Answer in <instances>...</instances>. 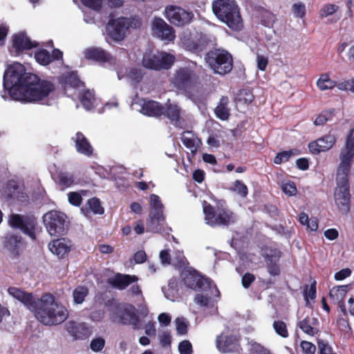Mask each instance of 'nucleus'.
<instances>
[{"instance_id":"obj_62","label":"nucleus","mask_w":354,"mask_h":354,"mask_svg":"<svg viewBox=\"0 0 354 354\" xmlns=\"http://www.w3.org/2000/svg\"><path fill=\"white\" fill-rule=\"evenodd\" d=\"M316 297V283L314 281L308 290L304 291V297L306 302L308 299H314Z\"/></svg>"},{"instance_id":"obj_18","label":"nucleus","mask_w":354,"mask_h":354,"mask_svg":"<svg viewBox=\"0 0 354 354\" xmlns=\"http://www.w3.org/2000/svg\"><path fill=\"white\" fill-rule=\"evenodd\" d=\"M353 158L354 147L345 144L339 153L340 162L337 169L336 176L348 177Z\"/></svg>"},{"instance_id":"obj_47","label":"nucleus","mask_w":354,"mask_h":354,"mask_svg":"<svg viewBox=\"0 0 354 354\" xmlns=\"http://www.w3.org/2000/svg\"><path fill=\"white\" fill-rule=\"evenodd\" d=\"M273 328L277 335L281 337H288V331L286 323L283 321L277 320L273 322Z\"/></svg>"},{"instance_id":"obj_52","label":"nucleus","mask_w":354,"mask_h":354,"mask_svg":"<svg viewBox=\"0 0 354 354\" xmlns=\"http://www.w3.org/2000/svg\"><path fill=\"white\" fill-rule=\"evenodd\" d=\"M248 346L252 354H266L268 353L266 348L253 339L248 340Z\"/></svg>"},{"instance_id":"obj_17","label":"nucleus","mask_w":354,"mask_h":354,"mask_svg":"<svg viewBox=\"0 0 354 354\" xmlns=\"http://www.w3.org/2000/svg\"><path fill=\"white\" fill-rule=\"evenodd\" d=\"M151 30L153 35L162 41L170 42L176 38L174 28L160 17H154L152 20Z\"/></svg>"},{"instance_id":"obj_25","label":"nucleus","mask_w":354,"mask_h":354,"mask_svg":"<svg viewBox=\"0 0 354 354\" xmlns=\"http://www.w3.org/2000/svg\"><path fill=\"white\" fill-rule=\"evenodd\" d=\"M66 330L76 339L86 338L91 334V328L85 323L69 321L66 324Z\"/></svg>"},{"instance_id":"obj_26","label":"nucleus","mask_w":354,"mask_h":354,"mask_svg":"<svg viewBox=\"0 0 354 354\" xmlns=\"http://www.w3.org/2000/svg\"><path fill=\"white\" fill-rule=\"evenodd\" d=\"M63 53L59 49H54L52 55L45 49H40L35 53V59L37 63L42 66H47L53 60L62 59Z\"/></svg>"},{"instance_id":"obj_15","label":"nucleus","mask_w":354,"mask_h":354,"mask_svg":"<svg viewBox=\"0 0 354 354\" xmlns=\"http://www.w3.org/2000/svg\"><path fill=\"white\" fill-rule=\"evenodd\" d=\"M10 226L13 228L19 229L30 239L35 240V220L32 218L24 217L19 214H12L8 218Z\"/></svg>"},{"instance_id":"obj_4","label":"nucleus","mask_w":354,"mask_h":354,"mask_svg":"<svg viewBox=\"0 0 354 354\" xmlns=\"http://www.w3.org/2000/svg\"><path fill=\"white\" fill-rule=\"evenodd\" d=\"M141 25L142 21L138 17H120L109 21L106 26V30L113 40L120 41L124 39L129 30L138 29Z\"/></svg>"},{"instance_id":"obj_19","label":"nucleus","mask_w":354,"mask_h":354,"mask_svg":"<svg viewBox=\"0 0 354 354\" xmlns=\"http://www.w3.org/2000/svg\"><path fill=\"white\" fill-rule=\"evenodd\" d=\"M216 346L218 351L223 353L238 351L240 348L238 337L226 333H221L216 337Z\"/></svg>"},{"instance_id":"obj_36","label":"nucleus","mask_w":354,"mask_h":354,"mask_svg":"<svg viewBox=\"0 0 354 354\" xmlns=\"http://www.w3.org/2000/svg\"><path fill=\"white\" fill-rule=\"evenodd\" d=\"M163 223V214L155 215L154 216L149 215L147 224V230L151 232H160L162 230Z\"/></svg>"},{"instance_id":"obj_59","label":"nucleus","mask_w":354,"mask_h":354,"mask_svg":"<svg viewBox=\"0 0 354 354\" xmlns=\"http://www.w3.org/2000/svg\"><path fill=\"white\" fill-rule=\"evenodd\" d=\"M180 354H192V346L188 340L182 341L178 345Z\"/></svg>"},{"instance_id":"obj_40","label":"nucleus","mask_w":354,"mask_h":354,"mask_svg":"<svg viewBox=\"0 0 354 354\" xmlns=\"http://www.w3.org/2000/svg\"><path fill=\"white\" fill-rule=\"evenodd\" d=\"M80 101L85 109L91 110L94 107L96 100L93 93L91 91L86 90L82 93Z\"/></svg>"},{"instance_id":"obj_51","label":"nucleus","mask_w":354,"mask_h":354,"mask_svg":"<svg viewBox=\"0 0 354 354\" xmlns=\"http://www.w3.org/2000/svg\"><path fill=\"white\" fill-rule=\"evenodd\" d=\"M264 256L266 263L278 264L281 254L278 250L274 249L269 250L268 252H266Z\"/></svg>"},{"instance_id":"obj_27","label":"nucleus","mask_w":354,"mask_h":354,"mask_svg":"<svg viewBox=\"0 0 354 354\" xmlns=\"http://www.w3.org/2000/svg\"><path fill=\"white\" fill-rule=\"evenodd\" d=\"M138 281V277L135 275L122 274L118 273L108 279V283L111 286L119 290L125 289L131 283Z\"/></svg>"},{"instance_id":"obj_7","label":"nucleus","mask_w":354,"mask_h":354,"mask_svg":"<svg viewBox=\"0 0 354 354\" xmlns=\"http://www.w3.org/2000/svg\"><path fill=\"white\" fill-rule=\"evenodd\" d=\"M205 61L215 73L225 75L232 69V57L223 50L209 52L205 56Z\"/></svg>"},{"instance_id":"obj_6","label":"nucleus","mask_w":354,"mask_h":354,"mask_svg":"<svg viewBox=\"0 0 354 354\" xmlns=\"http://www.w3.org/2000/svg\"><path fill=\"white\" fill-rule=\"evenodd\" d=\"M43 222L50 236L64 235L68 225L66 215L59 211L51 210L44 214Z\"/></svg>"},{"instance_id":"obj_9","label":"nucleus","mask_w":354,"mask_h":354,"mask_svg":"<svg viewBox=\"0 0 354 354\" xmlns=\"http://www.w3.org/2000/svg\"><path fill=\"white\" fill-rule=\"evenodd\" d=\"M174 61L175 56L167 52H147L143 55L142 65L147 68L155 71L167 70L171 67Z\"/></svg>"},{"instance_id":"obj_31","label":"nucleus","mask_w":354,"mask_h":354,"mask_svg":"<svg viewBox=\"0 0 354 354\" xmlns=\"http://www.w3.org/2000/svg\"><path fill=\"white\" fill-rule=\"evenodd\" d=\"M348 286L333 287L330 290V297L333 301L339 305L344 315H346V310L343 300L347 293Z\"/></svg>"},{"instance_id":"obj_42","label":"nucleus","mask_w":354,"mask_h":354,"mask_svg":"<svg viewBox=\"0 0 354 354\" xmlns=\"http://www.w3.org/2000/svg\"><path fill=\"white\" fill-rule=\"evenodd\" d=\"M86 191L81 190L80 192H70L68 193V201L73 206L79 207L82 201V196L86 195Z\"/></svg>"},{"instance_id":"obj_49","label":"nucleus","mask_w":354,"mask_h":354,"mask_svg":"<svg viewBox=\"0 0 354 354\" xmlns=\"http://www.w3.org/2000/svg\"><path fill=\"white\" fill-rule=\"evenodd\" d=\"M187 264V260L183 254V252L177 250L172 257V265L176 268H182Z\"/></svg>"},{"instance_id":"obj_56","label":"nucleus","mask_w":354,"mask_h":354,"mask_svg":"<svg viewBox=\"0 0 354 354\" xmlns=\"http://www.w3.org/2000/svg\"><path fill=\"white\" fill-rule=\"evenodd\" d=\"M104 345V339L102 337H97L91 341L90 347L93 351L99 352L103 349Z\"/></svg>"},{"instance_id":"obj_39","label":"nucleus","mask_w":354,"mask_h":354,"mask_svg":"<svg viewBox=\"0 0 354 354\" xmlns=\"http://www.w3.org/2000/svg\"><path fill=\"white\" fill-rule=\"evenodd\" d=\"M228 103V98L227 97L223 96L220 99V102L215 109V113L217 118L221 120H225L229 117V109L227 107Z\"/></svg>"},{"instance_id":"obj_28","label":"nucleus","mask_w":354,"mask_h":354,"mask_svg":"<svg viewBox=\"0 0 354 354\" xmlns=\"http://www.w3.org/2000/svg\"><path fill=\"white\" fill-rule=\"evenodd\" d=\"M203 291V293H198L195 297L194 301L195 303L199 305L201 307L209 308L214 312L216 309L214 305V301L213 300L214 297L219 298L216 296V292L213 290V292L209 289L206 288V290H201Z\"/></svg>"},{"instance_id":"obj_30","label":"nucleus","mask_w":354,"mask_h":354,"mask_svg":"<svg viewBox=\"0 0 354 354\" xmlns=\"http://www.w3.org/2000/svg\"><path fill=\"white\" fill-rule=\"evenodd\" d=\"M8 292L11 297L22 303L28 310L31 308L35 300L32 294L27 293L16 287H10L8 289Z\"/></svg>"},{"instance_id":"obj_54","label":"nucleus","mask_w":354,"mask_h":354,"mask_svg":"<svg viewBox=\"0 0 354 354\" xmlns=\"http://www.w3.org/2000/svg\"><path fill=\"white\" fill-rule=\"evenodd\" d=\"M338 7L334 4H327L319 11V16L322 18L332 15L337 10Z\"/></svg>"},{"instance_id":"obj_33","label":"nucleus","mask_w":354,"mask_h":354,"mask_svg":"<svg viewBox=\"0 0 354 354\" xmlns=\"http://www.w3.org/2000/svg\"><path fill=\"white\" fill-rule=\"evenodd\" d=\"M183 144L189 149L192 153H195L201 146V140L192 132L185 131L181 136Z\"/></svg>"},{"instance_id":"obj_64","label":"nucleus","mask_w":354,"mask_h":354,"mask_svg":"<svg viewBox=\"0 0 354 354\" xmlns=\"http://www.w3.org/2000/svg\"><path fill=\"white\" fill-rule=\"evenodd\" d=\"M9 28L6 24H0V46H3L8 33Z\"/></svg>"},{"instance_id":"obj_48","label":"nucleus","mask_w":354,"mask_h":354,"mask_svg":"<svg viewBox=\"0 0 354 354\" xmlns=\"http://www.w3.org/2000/svg\"><path fill=\"white\" fill-rule=\"evenodd\" d=\"M86 205L93 214H102L104 213V208L102 207L100 200L96 198L89 199Z\"/></svg>"},{"instance_id":"obj_8","label":"nucleus","mask_w":354,"mask_h":354,"mask_svg":"<svg viewBox=\"0 0 354 354\" xmlns=\"http://www.w3.org/2000/svg\"><path fill=\"white\" fill-rule=\"evenodd\" d=\"M181 277L187 287L196 290L210 289L218 297L220 292L212 280L201 276L195 270L189 268L182 272Z\"/></svg>"},{"instance_id":"obj_24","label":"nucleus","mask_w":354,"mask_h":354,"mask_svg":"<svg viewBox=\"0 0 354 354\" xmlns=\"http://www.w3.org/2000/svg\"><path fill=\"white\" fill-rule=\"evenodd\" d=\"M84 57L110 65L115 64V59L100 48H88L84 51Z\"/></svg>"},{"instance_id":"obj_34","label":"nucleus","mask_w":354,"mask_h":354,"mask_svg":"<svg viewBox=\"0 0 354 354\" xmlns=\"http://www.w3.org/2000/svg\"><path fill=\"white\" fill-rule=\"evenodd\" d=\"M117 74L119 80L127 77L133 84L139 83L143 77L142 70L137 68H126L124 73L122 70L118 71Z\"/></svg>"},{"instance_id":"obj_46","label":"nucleus","mask_w":354,"mask_h":354,"mask_svg":"<svg viewBox=\"0 0 354 354\" xmlns=\"http://www.w3.org/2000/svg\"><path fill=\"white\" fill-rule=\"evenodd\" d=\"M6 239V244L10 250H15L22 245V239L19 235L10 234Z\"/></svg>"},{"instance_id":"obj_44","label":"nucleus","mask_w":354,"mask_h":354,"mask_svg":"<svg viewBox=\"0 0 354 354\" xmlns=\"http://www.w3.org/2000/svg\"><path fill=\"white\" fill-rule=\"evenodd\" d=\"M74 182L73 176L71 174L61 172L58 176V183L63 189L70 187Z\"/></svg>"},{"instance_id":"obj_43","label":"nucleus","mask_w":354,"mask_h":354,"mask_svg":"<svg viewBox=\"0 0 354 354\" xmlns=\"http://www.w3.org/2000/svg\"><path fill=\"white\" fill-rule=\"evenodd\" d=\"M334 109L322 111L319 115H317V117L315 120V125L322 126L324 124H326L328 121L331 120L334 116Z\"/></svg>"},{"instance_id":"obj_41","label":"nucleus","mask_w":354,"mask_h":354,"mask_svg":"<svg viewBox=\"0 0 354 354\" xmlns=\"http://www.w3.org/2000/svg\"><path fill=\"white\" fill-rule=\"evenodd\" d=\"M299 154L297 149H291L279 153L274 158V162L279 165L282 162H287L292 156H297Z\"/></svg>"},{"instance_id":"obj_10","label":"nucleus","mask_w":354,"mask_h":354,"mask_svg":"<svg viewBox=\"0 0 354 354\" xmlns=\"http://www.w3.org/2000/svg\"><path fill=\"white\" fill-rule=\"evenodd\" d=\"M337 186L334 193L335 203L339 210L346 214L350 210L351 194L348 177L336 176Z\"/></svg>"},{"instance_id":"obj_16","label":"nucleus","mask_w":354,"mask_h":354,"mask_svg":"<svg viewBox=\"0 0 354 354\" xmlns=\"http://www.w3.org/2000/svg\"><path fill=\"white\" fill-rule=\"evenodd\" d=\"M131 108L144 115L154 117L162 115L164 110L160 103L145 99H134L131 102Z\"/></svg>"},{"instance_id":"obj_3","label":"nucleus","mask_w":354,"mask_h":354,"mask_svg":"<svg viewBox=\"0 0 354 354\" xmlns=\"http://www.w3.org/2000/svg\"><path fill=\"white\" fill-rule=\"evenodd\" d=\"M212 10L216 17L233 30H240L243 19L240 9L234 0H215Z\"/></svg>"},{"instance_id":"obj_50","label":"nucleus","mask_w":354,"mask_h":354,"mask_svg":"<svg viewBox=\"0 0 354 354\" xmlns=\"http://www.w3.org/2000/svg\"><path fill=\"white\" fill-rule=\"evenodd\" d=\"M232 190L243 198H245L248 193L247 186L243 182L238 180L234 183Z\"/></svg>"},{"instance_id":"obj_22","label":"nucleus","mask_w":354,"mask_h":354,"mask_svg":"<svg viewBox=\"0 0 354 354\" xmlns=\"http://www.w3.org/2000/svg\"><path fill=\"white\" fill-rule=\"evenodd\" d=\"M169 119L171 123L175 127L183 129L185 126V121L183 118V111L180 107L174 102H169L164 107L163 113Z\"/></svg>"},{"instance_id":"obj_35","label":"nucleus","mask_w":354,"mask_h":354,"mask_svg":"<svg viewBox=\"0 0 354 354\" xmlns=\"http://www.w3.org/2000/svg\"><path fill=\"white\" fill-rule=\"evenodd\" d=\"M318 324L317 319L313 317H306L304 319L299 322V328L304 333L307 335L313 336L318 332L317 327Z\"/></svg>"},{"instance_id":"obj_11","label":"nucleus","mask_w":354,"mask_h":354,"mask_svg":"<svg viewBox=\"0 0 354 354\" xmlns=\"http://www.w3.org/2000/svg\"><path fill=\"white\" fill-rule=\"evenodd\" d=\"M209 41L205 35L184 30L180 35L179 45L187 50L198 52L202 50Z\"/></svg>"},{"instance_id":"obj_5","label":"nucleus","mask_w":354,"mask_h":354,"mask_svg":"<svg viewBox=\"0 0 354 354\" xmlns=\"http://www.w3.org/2000/svg\"><path fill=\"white\" fill-rule=\"evenodd\" d=\"M203 209L206 224L210 226L229 225L236 220L235 214L224 207L214 209L206 201L203 202Z\"/></svg>"},{"instance_id":"obj_32","label":"nucleus","mask_w":354,"mask_h":354,"mask_svg":"<svg viewBox=\"0 0 354 354\" xmlns=\"http://www.w3.org/2000/svg\"><path fill=\"white\" fill-rule=\"evenodd\" d=\"M73 140L78 153L90 156L93 153V147L87 138L80 132L76 133Z\"/></svg>"},{"instance_id":"obj_53","label":"nucleus","mask_w":354,"mask_h":354,"mask_svg":"<svg viewBox=\"0 0 354 354\" xmlns=\"http://www.w3.org/2000/svg\"><path fill=\"white\" fill-rule=\"evenodd\" d=\"M306 6L302 3H296L292 6L293 15L297 18H303L306 15Z\"/></svg>"},{"instance_id":"obj_1","label":"nucleus","mask_w":354,"mask_h":354,"mask_svg":"<svg viewBox=\"0 0 354 354\" xmlns=\"http://www.w3.org/2000/svg\"><path fill=\"white\" fill-rule=\"evenodd\" d=\"M3 86L12 100L24 102L41 101L55 90L50 82L26 73L24 66L19 62L13 63L6 69Z\"/></svg>"},{"instance_id":"obj_20","label":"nucleus","mask_w":354,"mask_h":354,"mask_svg":"<svg viewBox=\"0 0 354 354\" xmlns=\"http://www.w3.org/2000/svg\"><path fill=\"white\" fill-rule=\"evenodd\" d=\"M1 195L8 201L22 200L26 198L24 187L15 180H9L1 189Z\"/></svg>"},{"instance_id":"obj_38","label":"nucleus","mask_w":354,"mask_h":354,"mask_svg":"<svg viewBox=\"0 0 354 354\" xmlns=\"http://www.w3.org/2000/svg\"><path fill=\"white\" fill-rule=\"evenodd\" d=\"M150 212L149 215L163 214V205L158 196L151 194L149 197Z\"/></svg>"},{"instance_id":"obj_60","label":"nucleus","mask_w":354,"mask_h":354,"mask_svg":"<svg viewBox=\"0 0 354 354\" xmlns=\"http://www.w3.org/2000/svg\"><path fill=\"white\" fill-rule=\"evenodd\" d=\"M300 346L304 354H315L316 346L311 342L302 341Z\"/></svg>"},{"instance_id":"obj_63","label":"nucleus","mask_w":354,"mask_h":354,"mask_svg":"<svg viewBox=\"0 0 354 354\" xmlns=\"http://www.w3.org/2000/svg\"><path fill=\"white\" fill-rule=\"evenodd\" d=\"M159 257L161 263L163 265H172V258H171V255L169 253L168 250H163L160 252Z\"/></svg>"},{"instance_id":"obj_61","label":"nucleus","mask_w":354,"mask_h":354,"mask_svg":"<svg viewBox=\"0 0 354 354\" xmlns=\"http://www.w3.org/2000/svg\"><path fill=\"white\" fill-rule=\"evenodd\" d=\"M254 100L253 94L248 90H243L239 93V101L245 104H250Z\"/></svg>"},{"instance_id":"obj_2","label":"nucleus","mask_w":354,"mask_h":354,"mask_svg":"<svg viewBox=\"0 0 354 354\" xmlns=\"http://www.w3.org/2000/svg\"><path fill=\"white\" fill-rule=\"evenodd\" d=\"M30 310L40 323L46 326L62 324L68 316L67 309L49 293L35 299Z\"/></svg>"},{"instance_id":"obj_23","label":"nucleus","mask_w":354,"mask_h":354,"mask_svg":"<svg viewBox=\"0 0 354 354\" xmlns=\"http://www.w3.org/2000/svg\"><path fill=\"white\" fill-rule=\"evenodd\" d=\"M119 317L120 322L124 324L132 326L134 329L138 330L142 328L137 315V310L131 305L127 306L121 310Z\"/></svg>"},{"instance_id":"obj_58","label":"nucleus","mask_w":354,"mask_h":354,"mask_svg":"<svg viewBox=\"0 0 354 354\" xmlns=\"http://www.w3.org/2000/svg\"><path fill=\"white\" fill-rule=\"evenodd\" d=\"M82 3L93 10L98 11L102 8V0H81Z\"/></svg>"},{"instance_id":"obj_29","label":"nucleus","mask_w":354,"mask_h":354,"mask_svg":"<svg viewBox=\"0 0 354 354\" xmlns=\"http://www.w3.org/2000/svg\"><path fill=\"white\" fill-rule=\"evenodd\" d=\"M71 245L64 239L54 240L48 244L50 251L59 258H63L71 250Z\"/></svg>"},{"instance_id":"obj_21","label":"nucleus","mask_w":354,"mask_h":354,"mask_svg":"<svg viewBox=\"0 0 354 354\" xmlns=\"http://www.w3.org/2000/svg\"><path fill=\"white\" fill-rule=\"evenodd\" d=\"M336 142L334 134L328 133L308 144L310 151L313 154H318L330 149Z\"/></svg>"},{"instance_id":"obj_45","label":"nucleus","mask_w":354,"mask_h":354,"mask_svg":"<svg viewBox=\"0 0 354 354\" xmlns=\"http://www.w3.org/2000/svg\"><path fill=\"white\" fill-rule=\"evenodd\" d=\"M88 293V290L87 288L84 286H79L76 288L73 293L74 302L77 304H82Z\"/></svg>"},{"instance_id":"obj_14","label":"nucleus","mask_w":354,"mask_h":354,"mask_svg":"<svg viewBox=\"0 0 354 354\" xmlns=\"http://www.w3.org/2000/svg\"><path fill=\"white\" fill-rule=\"evenodd\" d=\"M11 42L9 51L13 56H17L24 50H30L38 46V43L31 40L24 31L14 34L12 36Z\"/></svg>"},{"instance_id":"obj_57","label":"nucleus","mask_w":354,"mask_h":354,"mask_svg":"<svg viewBox=\"0 0 354 354\" xmlns=\"http://www.w3.org/2000/svg\"><path fill=\"white\" fill-rule=\"evenodd\" d=\"M283 192L288 196H294L297 193V187L293 182L284 183L281 185Z\"/></svg>"},{"instance_id":"obj_37","label":"nucleus","mask_w":354,"mask_h":354,"mask_svg":"<svg viewBox=\"0 0 354 354\" xmlns=\"http://www.w3.org/2000/svg\"><path fill=\"white\" fill-rule=\"evenodd\" d=\"M320 91L332 90L336 86V82L331 80L328 73L322 74L316 82Z\"/></svg>"},{"instance_id":"obj_13","label":"nucleus","mask_w":354,"mask_h":354,"mask_svg":"<svg viewBox=\"0 0 354 354\" xmlns=\"http://www.w3.org/2000/svg\"><path fill=\"white\" fill-rule=\"evenodd\" d=\"M164 15L171 24L178 26L189 23L194 17L192 12L174 5L167 6L165 9Z\"/></svg>"},{"instance_id":"obj_12","label":"nucleus","mask_w":354,"mask_h":354,"mask_svg":"<svg viewBox=\"0 0 354 354\" xmlns=\"http://www.w3.org/2000/svg\"><path fill=\"white\" fill-rule=\"evenodd\" d=\"M196 80L197 77L194 71L190 67H185L176 71L171 83L178 90L187 93Z\"/></svg>"},{"instance_id":"obj_55","label":"nucleus","mask_w":354,"mask_h":354,"mask_svg":"<svg viewBox=\"0 0 354 354\" xmlns=\"http://www.w3.org/2000/svg\"><path fill=\"white\" fill-rule=\"evenodd\" d=\"M176 330L180 335H185L187 331V321L182 317H178L175 320Z\"/></svg>"}]
</instances>
